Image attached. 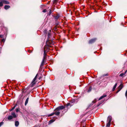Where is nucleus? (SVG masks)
Wrapping results in <instances>:
<instances>
[{"label": "nucleus", "mask_w": 127, "mask_h": 127, "mask_svg": "<svg viewBox=\"0 0 127 127\" xmlns=\"http://www.w3.org/2000/svg\"><path fill=\"white\" fill-rule=\"evenodd\" d=\"M15 107L16 106H14L11 109L10 111H12V110H13V109H14Z\"/></svg>", "instance_id": "nucleus-23"}, {"label": "nucleus", "mask_w": 127, "mask_h": 127, "mask_svg": "<svg viewBox=\"0 0 127 127\" xmlns=\"http://www.w3.org/2000/svg\"><path fill=\"white\" fill-rule=\"evenodd\" d=\"M29 98L28 97L26 99L25 103V105H26L28 103V100H29Z\"/></svg>", "instance_id": "nucleus-14"}, {"label": "nucleus", "mask_w": 127, "mask_h": 127, "mask_svg": "<svg viewBox=\"0 0 127 127\" xmlns=\"http://www.w3.org/2000/svg\"><path fill=\"white\" fill-rule=\"evenodd\" d=\"M54 114V112L52 113L51 114L48 115V117L51 116H53Z\"/></svg>", "instance_id": "nucleus-20"}, {"label": "nucleus", "mask_w": 127, "mask_h": 127, "mask_svg": "<svg viewBox=\"0 0 127 127\" xmlns=\"http://www.w3.org/2000/svg\"><path fill=\"white\" fill-rule=\"evenodd\" d=\"M45 60L43 59L42 60V62L41 66H43V65L45 63Z\"/></svg>", "instance_id": "nucleus-13"}, {"label": "nucleus", "mask_w": 127, "mask_h": 127, "mask_svg": "<svg viewBox=\"0 0 127 127\" xmlns=\"http://www.w3.org/2000/svg\"><path fill=\"white\" fill-rule=\"evenodd\" d=\"M11 115H12L11 116H13V118H15L17 116V115L14 112H12L11 113Z\"/></svg>", "instance_id": "nucleus-5"}, {"label": "nucleus", "mask_w": 127, "mask_h": 127, "mask_svg": "<svg viewBox=\"0 0 127 127\" xmlns=\"http://www.w3.org/2000/svg\"><path fill=\"white\" fill-rule=\"evenodd\" d=\"M59 17L58 16H56L55 17V18L56 19H58Z\"/></svg>", "instance_id": "nucleus-29"}, {"label": "nucleus", "mask_w": 127, "mask_h": 127, "mask_svg": "<svg viewBox=\"0 0 127 127\" xmlns=\"http://www.w3.org/2000/svg\"><path fill=\"white\" fill-rule=\"evenodd\" d=\"M3 1L0 2V7L2 6L3 5Z\"/></svg>", "instance_id": "nucleus-19"}, {"label": "nucleus", "mask_w": 127, "mask_h": 127, "mask_svg": "<svg viewBox=\"0 0 127 127\" xmlns=\"http://www.w3.org/2000/svg\"><path fill=\"white\" fill-rule=\"evenodd\" d=\"M71 106V104H70V103H67V104L65 105V106H66V107H67V108L68 106Z\"/></svg>", "instance_id": "nucleus-18"}, {"label": "nucleus", "mask_w": 127, "mask_h": 127, "mask_svg": "<svg viewBox=\"0 0 127 127\" xmlns=\"http://www.w3.org/2000/svg\"><path fill=\"white\" fill-rule=\"evenodd\" d=\"M47 11V10L46 9H44L42 11V12H45Z\"/></svg>", "instance_id": "nucleus-27"}, {"label": "nucleus", "mask_w": 127, "mask_h": 127, "mask_svg": "<svg viewBox=\"0 0 127 127\" xmlns=\"http://www.w3.org/2000/svg\"><path fill=\"white\" fill-rule=\"evenodd\" d=\"M112 120V117L111 116H109L107 118V121L109 122H111Z\"/></svg>", "instance_id": "nucleus-6"}, {"label": "nucleus", "mask_w": 127, "mask_h": 127, "mask_svg": "<svg viewBox=\"0 0 127 127\" xmlns=\"http://www.w3.org/2000/svg\"><path fill=\"white\" fill-rule=\"evenodd\" d=\"M83 127H85L84 126Z\"/></svg>", "instance_id": "nucleus-34"}, {"label": "nucleus", "mask_w": 127, "mask_h": 127, "mask_svg": "<svg viewBox=\"0 0 127 127\" xmlns=\"http://www.w3.org/2000/svg\"><path fill=\"white\" fill-rule=\"evenodd\" d=\"M110 123L108 122L106 125V127H109L110 125Z\"/></svg>", "instance_id": "nucleus-17"}, {"label": "nucleus", "mask_w": 127, "mask_h": 127, "mask_svg": "<svg viewBox=\"0 0 127 127\" xmlns=\"http://www.w3.org/2000/svg\"><path fill=\"white\" fill-rule=\"evenodd\" d=\"M49 50V48L48 47H47V46H45L44 48V56L43 59L45 60L46 58V52H48Z\"/></svg>", "instance_id": "nucleus-1"}, {"label": "nucleus", "mask_w": 127, "mask_h": 127, "mask_svg": "<svg viewBox=\"0 0 127 127\" xmlns=\"http://www.w3.org/2000/svg\"><path fill=\"white\" fill-rule=\"evenodd\" d=\"M121 90L120 89H119V90L116 93H117L118 92H119Z\"/></svg>", "instance_id": "nucleus-30"}, {"label": "nucleus", "mask_w": 127, "mask_h": 127, "mask_svg": "<svg viewBox=\"0 0 127 127\" xmlns=\"http://www.w3.org/2000/svg\"><path fill=\"white\" fill-rule=\"evenodd\" d=\"M123 84H121L118 87L119 89L121 90L123 88Z\"/></svg>", "instance_id": "nucleus-8"}, {"label": "nucleus", "mask_w": 127, "mask_h": 127, "mask_svg": "<svg viewBox=\"0 0 127 127\" xmlns=\"http://www.w3.org/2000/svg\"><path fill=\"white\" fill-rule=\"evenodd\" d=\"M0 37H2V36L1 35H0Z\"/></svg>", "instance_id": "nucleus-33"}, {"label": "nucleus", "mask_w": 127, "mask_h": 127, "mask_svg": "<svg viewBox=\"0 0 127 127\" xmlns=\"http://www.w3.org/2000/svg\"><path fill=\"white\" fill-rule=\"evenodd\" d=\"M51 13H52L51 10V9H50V10L49 12V15H50V14H51Z\"/></svg>", "instance_id": "nucleus-26"}, {"label": "nucleus", "mask_w": 127, "mask_h": 127, "mask_svg": "<svg viewBox=\"0 0 127 127\" xmlns=\"http://www.w3.org/2000/svg\"><path fill=\"white\" fill-rule=\"evenodd\" d=\"M125 75V74L122 73L120 74V76H123Z\"/></svg>", "instance_id": "nucleus-22"}, {"label": "nucleus", "mask_w": 127, "mask_h": 127, "mask_svg": "<svg viewBox=\"0 0 127 127\" xmlns=\"http://www.w3.org/2000/svg\"><path fill=\"white\" fill-rule=\"evenodd\" d=\"M127 70L126 71H125V73H124V74H125L127 72Z\"/></svg>", "instance_id": "nucleus-32"}, {"label": "nucleus", "mask_w": 127, "mask_h": 127, "mask_svg": "<svg viewBox=\"0 0 127 127\" xmlns=\"http://www.w3.org/2000/svg\"><path fill=\"white\" fill-rule=\"evenodd\" d=\"M3 1V2L4 3L6 4H9V2L8 1H6V0H2Z\"/></svg>", "instance_id": "nucleus-16"}, {"label": "nucleus", "mask_w": 127, "mask_h": 127, "mask_svg": "<svg viewBox=\"0 0 127 127\" xmlns=\"http://www.w3.org/2000/svg\"><path fill=\"white\" fill-rule=\"evenodd\" d=\"M16 112H18L19 111V108H16Z\"/></svg>", "instance_id": "nucleus-21"}, {"label": "nucleus", "mask_w": 127, "mask_h": 127, "mask_svg": "<svg viewBox=\"0 0 127 127\" xmlns=\"http://www.w3.org/2000/svg\"><path fill=\"white\" fill-rule=\"evenodd\" d=\"M125 96L127 98V90L126 92L125 93Z\"/></svg>", "instance_id": "nucleus-24"}, {"label": "nucleus", "mask_w": 127, "mask_h": 127, "mask_svg": "<svg viewBox=\"0 0 127 127\" xmlns=\"http://www.w3.org/2000/svg\"><path fill=\"white\" fill-rule=\"evenodd\" d=\"M37 75H38V74H37L35 76V77L34 78L33 80L32 83H31L29 85V87H32L33 86H34V85L35 84L36 82L35 81L37 77Z\"/></svg>", "instance_id": "nucleus-2"}, {"label": "nucleus", "mask_w": 127, "mask_h": 127, "mask_svg": "<svg viewBox=\"0 0 127 127\" xmlns=\"http://www.w3.org/2000/svg\"><path fill=\"white\" fill-rule=\"evenodd\" d=\"M3 124V122H1L0 123V127Z\"/></svg>", "instance_id": "nucleus-28"}, {"label": "nucleus", "mask_w": 127, "mask_h": 127, "mask_svg": "<svg viewBox=\"0 0 127 127\" xmlns=\"http://www.w3.org/2000/svg\"><path fill=\"white\" fill-rule=\"evenodd\" d=\"M19 124V122L18 121H16L15 122V125L16 126H18Z\"/></svg>", "instance_id": "nucleus-12"}, {"label": "nucleus", "mask_w": 127, "mask_h": 127, "mask_svg": "<svg viewBox=\"0 0 127 127\" xmlns=\"http://www.w3.org/2000/svg\"><path fill=\"white\" fill-rule=\"evenodd\" d=\"M13 118L12 116H8V120H10L12 119Z\"/></svg>", "instance_id": "nucleus-15"}, {"label": "nucleus", "mask_w": 127, "mask_h": 127, "mask_svg": "<svg viewBox=\"0 0 127 127\" xmlns=\"http://www.w3.org/2000/svg\"><path fill=\"white\" fill-rule=\"evenodd\" d=\"M10 7V6L9 5H5L4 6V8L6 10H7Z\"/></svg>", "instance_id": "nucleus-11"}, {"label": "nucleus", "mask_w": 127, "mask_h": 127, "mask_svg": "<svg viewBox=\"0 0 127 127\" xmlns=\"http://www.w3.org/2000/svg\"><path fill=\"white\" fill-rule=\"evenodd\" d=\"M48 37H49V36L50 35V33L49 32L48 33Z\"/></svg>", "instance_id": "nucleus-31"}, {"label": "nucleus", "mask_w": 127, "mask_h": 127, "mask_svg": "<svg viewBox=\"0 0 127 127\" xmlns=\"http://www.w3.org/2000/svg\"><path fill=\"white\" fill-rule=\"evenodd\" d=\"M107 95H103L101 96L98 99V100H100L104 97H105Z\"/></svg>", "instance_id": "nucleus-9"}, {"label": "nucleus", "mask_w": 127, "mask_h": 127, "mask_svg": "<svg viewBox=\"0 0 127 127\" xmlns=\"http://www.w3.org/2000/svg\"><path fill=\"white\" fill-rule=\"evenodd\" d=\"M96 39H95V38L90 40L89 41V43H91L94 42L95 41Z\"/></svg>", "instance_id": "nucleus-7"}, {"label": "nucleus", "mask_w": 127, "mask_h": 127, "mask_svg": "<svg viewBox=\"0 0 127 127\" xmlns=\"http://www.w3.org/2000/svg\"><path fill=\"white\" fill-rule=\"evenodd\" d=\"M59 111V110H58V109H56V108L54 111V114L57 116L59 115L60 113Z\"/></svg>", "instance_id": "nucleus-3"}, {"label": "nucleus", "mask_w": 127, "mask_h": 127, "mask_svg": "<svg viewBox=\"0 0 127 127\" xmlns=\"http://www.w3.org/2000/svg\"><path fill=\"white\" fill-rule=\"evenodd\" d=\"M117 83H116L115 85L114 86V87L112 89V91H115V89L117 87Z\"/></svg>", "instance_id": "nucleus-10"}, {"label": "nucleus", "mask_w": 127, "mask_h": 127, "mask_svg": "<svg viewBox=\"0 0 127 127\" xmlns=\"http://www.w3.org/2000/svg\"><path fill=\"white\" fill-rule=\"evenodd\" d=\"M65 107L64 106H61L57 108L56 109H58V110L60 111V110L63 109Z\"/></svg>", "instance_id": "nucleus-4"}, {"label": "nucleus", "mask_w": 127, "mask_h": 127, "mask_svg": "<svg viewBox=\"0 0 127 127\" xmlns=\"http://www.w3.org/2000/svg\"><path fill=\"white\" fill-rule=\"evenodd\" d=\"M57 0H54L53 1V3H56L57 2Z\"/></svg>", "instance_id": "nucleus-25"}]
</instances>
